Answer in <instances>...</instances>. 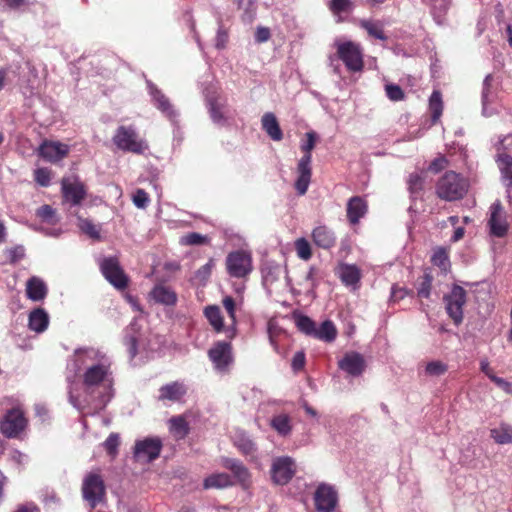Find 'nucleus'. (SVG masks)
I'll use <instances>...</instances> for the list:
<instances>
[{"instance_id": "nucleus-1", "label": "nucleus", "mask_w": 512, "mask_h": 512, "mask_svg": "<svg viewBox=\"0 0 512 512\" xmlns=\"http://www.w3.org/2000/svg\"><path fill=\"white\" fill-rule=\"evenodd\" d=\"M114 379L111 371V362L109 359L100 363L89 365L83 374V385L87 392L93 394L98 391V395L93 397L96 409L104 408L112 399Z\"/></svg>"}, {"instance_id": "nucleus-2", "label": "nucleus", "mask_w": 512, "mask_h": 512, "mask_svg": "<svg viewBox=\"0 0 512 512\" xmlns=\"http://www.w3.org/2000/svg\"><path fill=\"white\" fill-rule=\"evenodd\" d=\"M316 143V134L315 132H307L306 133V141L301 145V149L304 152V155L299 160L297 165V173L298 177L295 182V189L299 195H304L309 187L312 170H311V161L312 155L311 151L314 149Z\"/></svg>"}, {"instance_id": "nucleus-3", "label": "nucleus", "mask_w": 512, "mask_h": 512, "mask_svg": "<svg viewBox=\"0 0 512 512\" xmlns=\"http://www.w3.org/2000/svg\"><path fill=\"white\" fill-rule=\"evenodd\" d=\"M468 191V182L454 171L446 172L437 182L436 193L446 201L462 199Z\"/></svg>"}, {"instance_id": "nucleus-4", "label": "nucleus", "mask_w": 512, "mask_h": 512, "mask_svg": "<svg viewBox=\"0 0 512 512\" xmlns=\"http://www.w3.org/2000/svg\"><path fill=\"white\" fill-rule=\"evenodd\" d=\"M205 101L212 122L221 127L229 125L231 115L227 97L216 89H206Z\"/></svg>"}, {"instance_id": "nucleus-5", "label": "nucleus", "mask_w": 512, "mask_h": 512, "mask_svg": "<svg viewBox=\"0 0 512 512\" xmlns=\"http://www.w3.org/2000/svg\"><path fill=\"white\" fill-rule=\"evenodd\" d=\"M337 57L350 72H361L364 68L363 49L353 41H336Z\"/></svg>"}, {"instance_id": "nucleus-6", "label": "nucleus", "mask_w": 512, "mask_h": 512, "mask_svg": "<svg viewBox=\"0 0 512 512\" xmlns=\"http://www.w3.org/2000/svg\"><path fill=\"white\" fill-rule=\"evenodd\" d=\"M297 472L296 461L290 456H276L272 459L270 479L274 485H287Z\"/></svg>"}, {"instance_id": "nucleus-7", "label": "nucleus", "mask_w": 512, "mask_h": 512, "mask_svg": "<svg viewBox=\"0 0 512 512\" xmlns=\"http://www.w3.org/2000/svg\"><path fill=\"white\" fill-rule=\"evenodd\" d=\"M112 140L118 149L125 152L141 154L147 148L132 126H119Z\"/></svg>"}, {"instance_id": "nucleus-8", "label": "nucleus", "mask_w": 512, "mask_h": 512, "mask_svg": "<svg viewBox=\"0 0 512 512\" xmlns=\"http://www.w3.org/2000/svg\"><path fill=\"white\" fill-rule=\"evenodd\" d=\"M83 498L93 509L101 503L106 494L105 484L100 474L89 473L85 476L82 485Z\"/></svg>"}, {"instance_id": "nucleus-9", "label": "nucleus", "mask_w": 512, "mask_h": 512, "mask_svg": "<svg viewBox=\"0 0 512 512\" xmlns=\"http://www.w3.org/2000/svg\"><path fill=\"white\" fill-rule=\"evenodd\" d=\"M100 269L105 279L116 289L124 290L128 286V276L121 268L115 257L104 258L100 263Z\"/></svg>"}, {"instance_id": "nucleus-10", "label": "nucleus", "mask_w": 512, "mask_h": 512, "mask_svg": "<svg viewBox=\"0 0 512 512\" xmlns=\"http://www.w3.org/2000/svg\"><path fill=\"white\" fill-rule=\"evenodd\" d=\"M208 357L215 370L221 373L229 371L234 362L232 345L230 342L218 341L208 351Z\"/></svg>"}, {"instance_id": "nucleus-11", "label": "nucleus", "mask_w": 512, "mask_h": 512, "mask_svg": "<svg viewBox=\"0 0 512 512\" xmlns=\"http://www.w3.org/2000/svg\"><path fill=\"white\" fill-rule=\"evenodd\" d=\"M226 267L230 276L246 277L252 271L251 255L242 250L231 252L226 258Z\"/></svg>"}, {"instance_id": "nucleus-12", "label": "nucleus", "mask_w": 512, "mask_h": 512, "mask_svg": "<svg viewBox=\"0 0 512 512\" xmlns=\"http://www.w3.org/2000/svg\"><path fill=\"white\" fill-rule=\"evenodd\" d=\"M446 311L455 325L463 321V306L466 303V291L458 285H454L451 292L444 296Z\"/></svg>"}, {"instance_id": "nucleus-13", "label": "nucleus", "mask_w": 512, "mask_h": 512, "mask_svg": "<svg viewBox=\"0 0 512 512\" xmlns=\"http://www.w3.org/2000/svg\"><path fill=\"white\" fill-rule=\"evenodd\" d=\"M221 466L231 472L235 485H239L243 490H248L252 485V474L242 461L237 458L222 457Z\"/></svg>"}, {"instance_id": "nucleus-14", "label": "nucleus", "mask_w": 512, "mask_h": 512, "mask_svg": "<svg viewBox=\"0 0 512 512\" xmlns=\"http://www.w3.org/2000/svg\"><path fill=\"white\" fill-rule=\"evenodd\" d=\"M27 426L24 413L17 408L9 410L0 423V431L7 438H16Z\"/></svg>"}, {"instance_id": "nucleus-15", "label": "nucleus", "mask_w": 512, "mask_h": 512, "mask_svg": "<svg viewBox=\"0 0 512 512\" xmlns=\"http://www.w3.org/2000/svg\"><path fill=\"white\" fill-rule=\"evenodd\" d=\"M314 501L318 512H333L338 503V495L332 486L320 484L315 491Z\"/></svg>"}, {"instance_id": "nucleus-16", "label": "nucleus", "mask_w": 512, "mask_h": 512, "mask_svg": "<svg viewBox=\"0 0 512 512\" xmlns=\"http://www.w3.org/2000/svg\"><path fill=\"white\" fill-rule=\"evenodd\" d=\"M161 449L162 442L159 438H146L136 442L134 457L139 461L152 462L159 457Z\"/></svg>"}, {"instance_id": "nucleus-17", "label": "nucleus", "mask_w": 512, "mask_h": 512, "mask_svg": "<svg viewBox=\"0 0 512 512\" xmlns=\"http://www.w3.org/2000/svg\"><path fill=\"white\" fill-rule=\"evenodd\" d=\"M338 367L352 377L362 375L366 368L364 357L358 352H348L338 362Z\"/></svg>"}, {"instance_id": "nucleus-18", "label": "nucleus", "mask_w": 512, "mask_h": 512, "mask_svg": "<svg viewBox=\"0 0 512 512\" xmlns=\"http://www.w3.org/2000/svg\"><path fill=\"white\" fill-rule=\"evenodd\" d=\"M109 359L99 349L93 347L79 348L75 351L73 362L77 370H80L82 366H89L93 363H100L104 360Z\"/></svg>"}, {"instance_id": "nucleus-19", "label": "nucleus", "mask_w": 512, "mask_h": 512, "mask_svg": "<svg viewBox=\"0 0 512 512\" xmlns=\"http://www.w3.org/2000/svg\"><path fill=\"white\" fill-rule=\"evenodd\" d=\"M502 206L499 202L493 203L490 207V218L488 225L490 233L495 237H504L508 232V224L502 216Z\"/></svg>"}, {"instance_id": "nucleus-20", "label": "nucleus", "mask_w": 512, "mask_h": 512, "mask_svg": "<svg viewBox=\"0 0 512 512\" xmlns=\"http://www.w3.org/2000/svg\"><path fill=\"white\" fill-rule=\"evenodd\" d=\"M147 86L156 108L165 114L170 120H174L177 117V113L169 99L151 81H147Z\"/></svg>"}, {"instance_id": "nucleus-21", "label": "nucleus", "mask_w": 512, "mask_h": 512, "mask_svg": "<svg viewBox=\"0 0 512 512\" xmlns=\"http://www.w3.org/2000/svg\"><path fill=\"white\" fill-rule=\"evenodd\" d=\"M87 196L86 185L78 179H66V204L81 205Z\"/></svg>"}, {"instance_id": "nucleus-22", "label": "nucleus", "mask_w": 512, "mask_h": 512, "mask_svg": "<svg viewBox=\"0 0 512 512\" xmlns=\"http://www.w3.org/2000/svg\"><path fill=\"white\" fill-rule=\"evenodd\" d=\"M313 243L322 249H331L336 244V236L332 229L326 225L315 227L311 234Z\"/></svg>"}, {"instance_id": "nucleus-23", "label": "nucleus", "mask_w": 512, "mask_h": 512, "mask_svg": "<svg viewBox=\"0 0 512 512\" xmlns=\"http://www.w3.org/2000/svg\"><path fill=\"white\" fill-rule=\"evenodd\" d=\"M47 291L46 284L39 277L32 276L26 282V296L32 301H42L46 297Z\"/></svg>"}, {"instance_id": "nucleus-24", "label": "nucleus", "mask_w": 512, "mask_h": 512, "mask_svg": "<svg viewBox=\"0 0 512 512\" xmlns=\"http://www.w3.org/2000/svg\"><path fill=\"white\" fill-rule=\"evenodd\" d=\"M151 298L159 304L173 306L177 302V294L170 287L158 284L150 292Z\"/></svg>"}, {"instance_id": "nucleus-25", "label": "nucleus", "mask_w": 512, "mask_h": 512, "mask_svg": "<svg viewBox=\"0 0 512 512\" xmlns=\"http://www.w3.org/2000/svg\"><path fill=\"white\" fill-rule=\"evenodd\" d=\"M187 389L184 384L175 381L166 385H163L159 389L158 399L161 401L169 400V401H179L186 394Z\"/></svg>"}, {"instance_id": "nucleus-26", "label": "nucleus", "mask_w": 512, "mask_h": 512, "mask_svg": "<svg viewBox=\"0 0 512 512\" xmlns=\"http://www.w3.org/2000/svg\"><path fill=\"white\" fill-rule=\"evenodd\" d=\"M235 486L234 478L225 472L213 473L203 481L204 489H225Z\"/></svg>"}, {"instance_id": "nucleus-27", "label": "nucleus", "mask_w": 512, "mask_h": 512, "mask_svg": "<svg viewBox=\"0 0 512 512\" xmlns=\"http://www.w3.org/2000/svg\"><path fill=\"white\" fill-rule=\"evenodd\" d=\"M367 211L365 201L359 197H352L347 204V217L351 224H357Z\"/></svg>"}, {"instance_id": "nucleus-28", "label": "nucleus", "mask_w": 512, "mask_h": 512, "mask_svg": "<svg viewBox=\"0 0 512 512\" xmlns=\"http://www.w3.org/2000/svg\"><path fill=\"white\" fill-rule=\"evenodd\" d=\"M262 128L268 134V136L274 141H280L283 138L282 130L279 126L276 116L267 112L262 116L261 119Z\"/></svg>"}, {"instance_id": "nucleus-29", "label": "nucleus", "mask_w": 512, "mask_h": 512, "mask_svg": "<svg viewBox=\"0 0 512 512\" xmlns=\"http://www.w3.org/2000/svg\"><path fill=\"white\" fill-rule=\"evenodd\" d=\"M39 155L46 161L55 163L60 161L64 156V150L61 148L60 143L45 141L39 147Z\"/></svg>"}, {"instance_id": "nucleus-30", "label": "nucleus", "mask_w": 512, "mask_h": 512, "mask_svg": "<svg viewBox=\"0 0 512 512\" xmlns=\"http://www.w3.org/2000/svg\"><path fill=\"white\" fill-rule=\"evenodd\" d=\"M49 323L48 314L42 308H36L29 315V328L35 332H43Z\"/></svg>"}, {"instance_id": "nucleus-31", "label": "nucleus", "mask_w": 512, "mask_h": 512, "mask_svg": "<svg viewBox=\"0 0 512 512\" xmlns=\"http://www.w3.org/2000/svg\"><path fill=\"white\" fill-rule=\"evenodd\" d=\"M234 445L244 456H253L257 451L255 442L244 432L236 433Z\"/></svg>"}, {"instance_id": "nucleus-32", "label": "nucleus", "mask_w": 512, "mask_h": 512, "mask_svg": "<svg viewBox=\"0 0 512 512\" xmlns=\"http://www.w3.org/2000/svg\"><path fill=\"white\" fill-rule=\"evenodd\" d=\"M271 427L283 437L288 436L292 431L291 419L287 414H278L272 417Z\"/></svg>"}, {"instance_id": "nucleus-33", "label": "nucleus", "mask_w": 512, "mask_h": 512, "mask_svg": "<svg viewBox=\"0 0 512 512\" xmlns=\"http://www.w3.org/2000/svg\"><path fill=\"white\" fill-rule=\"evenodd\" d=\"M490 436L497 444L512 443V426L502 423L490 430Z\"/></svg>"}, {"instance_id": "nucleus-34", "label": "nucleus", "mask_w": 512, "mask_h": 512, "mask_svg": "<svg viewBox=\"0 0 512 512\" xmlns=\"http://www.w3.org/2000/svg\"><path fill=\"white\" fill-rule=\"evenodd\" d=\"M339 276L341 281L347 286H353L360 281V271L355 265H342Z\"/></svg>"}, {"instance_id": "nucleus-35", "label": "nucleus", "mask_w": 512, "mask_h": 512, "mask_svg": "<svg viewBox=\"0 0 512 512\" xmlns=\"http://www.w3.org/2000/svg\"><path fill=\"white\" fill-rule=\"evenodd\" d=\"M361 28H363L370 37L375 39H379L382 41L387 40V36L383 31V25L380 21H372L367 19H362L359 22Z\"/></svg>"}, {"instance_id": "nucleus-36", "label": "nucleus", "mask_w": 512, "mask_h": 512, "mask_svg": "<svg viewBox=\"0 0 512 512\" xmlns=\"http://www.w3.org/2000/svg\"><path fill=\"white\" fill-rule=\"evenodd\" d=\"M337 336V330L334 323L330 320L322 322L319 328L316 327L313 337L325 342H332Z\"/></svg>"}, {"instance_id": "nucleus-37", "label": "nucleus", "mask_w": 512, "mask_h": 512, "mask_svg": "<svg viewBox=\"0 0 512 512\" xmlns=\"http://www.w3.org/2000/svg\"><path fill=\"white\" fill-rule=\"evenodd\" d=\"M283 274H285L288 280L287 271L279 265H266L262 269V277L265 285H273Z\"/></svg>"}, {"instance_id": "nucleus-38", "label": "nucleus", "mask_w": 512, "mask_h": 512, "mask_svg": "<svg viewBox=\"0 0 512 512\" xmlns=\"http://www.w3.org/2000/svg\"><path fill=\"white\" fill-rule=\"evenodd\" d=\"M499 168L507 187L512 185V156L506 153L498 156Z\"/></svg>"}, {"instance_id": "nucleus-39", "label": "nucleus", "mask_w": 512, "mask_h": 512, "mask_svg": "<svg viewBox=\"0 0 512 512\" xmlns=\"http://www.w3.org/2000/svg\"><path fill=\"white\" fill-rule=\"evenodd\" d=\"M204 314L215 331L221 332L223 330V318L218 306L212 305L206 307Z\"/></svg>"}, {"instance_id": "nucleus-40", "label": "nucleus", "mask_w": 512, "mask_h": 512, "mask_svg": "<svg viewBox=\"0 0 512 512\" xmlns=\"http://www.w3.org/2000/svg\"><path fill=\"white\" fill-rule=\"evenodd\" d=\"M493 81V76L491 74L486 75L483 81L481 100L483 106V114L487 115V106L492 103L495 98V94L492 90L491 83Z\"/></svg>"}, {"instance_id": "nucleus-41", "label": "nucleus", "mask_w": 512, "mask_h": 512, "mask_svg": "<svg viewBox=\"0 0 512 512\" xmlns=\"http://www.w3.org/2000/svg\"><path fill=\"white\" fill-rule=\"evenodd\" d=\"M432 123L435 124L441 117L443 111L442 95L439 91H433L429 99Z\"/></svg>"}, {"instance_id": "nucleus-42", "label": "nucleus", "mask_w": 512, "mask_h": 512, "mask_svg": "<svg viewBox=\"0 0 512 512\" xmlns=\"http://www.w3.org/2000/svg\"><path fill=\"white\" fill-rule=\"evenodd\" d=\"M328 8L333 15L340 17L342 13H347L352 10L353 3L351 0H330ZM340 21L341 19L338 18L337 22Z\"/></svg>"}, {"instance_id": "nucleus-43", "label": "nucleus", "mask_w": 512, "mask_h": 512, "mask_svg": "<svg viewBox=\"0 0 512 512\" xmlns=\"http://www.w3.org/2000/svg\"><path fill=\"white\" fill-rule=\"evenodd\" d=\"M296 326L299 331L308 336H313L316 330L315 322L305 315H299L296 317Z\"/></svg>"}, {"instance_id": "nucleus-44", "label": "nucleus", "mask_w": 512, "mask_h": 512, "mask_svg": "<svg viewBox=\"0 0 512 512\" xmlns=\"http://www.w3.org/2000/svg\"><path fill=\"white\" fill-rule=\"evenodd\" d=\"M77 220V226L83 233H85L92 239H100L99 229L95 224L92 223V221L88 219H83L81 217H78Z\"/></svg>"}, {"instance_id": "nucleus-45", "label": "nucleus", "mask_w": 512, "mask_h": 512, "mask_svg": "<svg viewBox=\"0 0 512 512\" xmlns=\"http://www.w3.org/2000/svg\"><path fill=\"white\" fill-rule=\"evenodd\" d=\"M169 423L171 431L176 433L180 438L188 434V424L182 416L172 417Z\"/></svg>"}, {"instance_id": "nucleus-46", "label": "nucleus", "mask_w": 512, "mask_h": 512, "mask_svg": "<svg viewBox=\"0 0 512 512\" xmlns=\"http://www.w3.org/2000/svg\"><path fill=\"white\" fill-rule=\"evenodd\" d=\"M322 279V271L315 266H311L305 276V281L308 283L311 292H314Z\"/></svg>"}, {"instance_id": "nucleus-47", "label": "nucleus", "mask_w": 512, "mask_h": 512, "mask_svg": "<svg viewBox=\"0 0 512 512\" xmlns=\"http://www.w3.org/2000/svg\"><path fill=\"white\" fill-rule=\"evenodd\" d=\"M433 277L430 273H424L417 287V296L419 298H429L431 294Z\"/></svg>"}, {"instance_id": "nucleus-48", "label": "nucleus", "mask_w": 512, "mask_h": 512, "mask_svg": "<svg viewBox=\"0 0 512 512\" xmlns=\"http://www.w3.org/2000/svg\"><path fill=\"white\" fill-rule=\"evenodd\" d=\"M36 215L42 222L55 224L57 221L56 211L50 205H43L36 211Z\"/></svg>"}, {"instance_id": "nucleus-49", "label": "nucleus", "mask_w": 512, "mask_h": 512, "mask_svg": "<svg viewBox=\"0 0 512 512\" xmlns=\"http://www.w3.org/2000/svg\"><path fill=\"white\" fill-rule=\"evenodd\" d=\"M135 323H131L129 329L126 332L124 338V344L127 347L128 353L131 358H134L137 355V338L134 334H130V331L134 332Z\"/></svg>"}, {"instance_id": "nucleus-50", "label": "nucleus", "mask_w": 512, "mask_h": 512, "mask_svg": "<svg viewBox=\"0 0 512 512\" xmlns=\"http://www.w3.org/2000/svg\"><path fill=\"white\" fill-rule=\"evenodd\" d=\"M296 252L299 258L309 260L312 256L311 246L305 238H299L295 242Z\"/></svg>"}, {"instance_id": "nucleus-51", "label": "nucleus", "mask_w": 512, "mask_h": 512, "mask_svg": "<svg viewBox=\"0 0 512 512\" xmlns=\"http://www.w3.org/2000/svg\"><path fill=\"white\" fill-rule=\"evenodd\" d=\"M120 444V437L117 433H111L103 443L107 453L114 458L118 454V447Z\"/></svg>"}, {"instance_id": "nucleus-52", "label": "nucleus", "mask_w": 512, "mask_h": 512, "mask_svg": "<svg viewBox=\"0 0 512 512\" xmlns=\"http://www.w3.org/2000/svg\"><path fill=\"white\" fill-rule=\"evenodd\" d=\"M448 370L447 364L442 361H431L427 363L425 372L430 376H441Z\"/></svg>"}, {"instance_id": "nucleus-53", "label": "nucleus", "mask_w": 512, "mask_h": 512, "mask_svg": "<svg viewBox=\"0 0 512 512\" xmlns=\"http://www.w3.org/2000/svg\"><path fill=\"white\" fill-rule=\"evenodd\" d=\"M5 254L11 264H15L25 257V248L22 245H17L6 249Z\"/></svg>"}, {"instance_id": "nucleus-54", "label": "nucleus", "mask_w": 512, "mask_h": 512, "mask_svg": "<svg viewBox=\"0 0 512 512\" xmlns=\"http://www.w3.org/2000/svg\"><path fill=\"white\" fill-rule=\"evenodd\" d=\"M206 241H207L206 236H204L200 233H197V232H191V233L184 235L181 238L180 243L183 245L193 246V245L204 244Z\"/></svg>"}, {"instance_id": "nucleus-55", "label": "nucleus", "mask_w": 512, "mask_h": 512, "mask_svg": "<svg viewBox=\"0 0 512 512\" xmlns=\"http://www.w3.org/2000/svg\"><path fill=\"white\" fill-rule=\"evenodd\" d=\"M51 176V171L47 168H38L34 171V180L42 187L50 185Z\"/></svg>"}, {"instance_id": "nucleus-56", "label": "nucleus", "mask_w": 512, "mask_h": 512, "mask_svg": "<svg viewBox=\"0 0 512 512\" xmlns=\"http://www.w3.org/2000/svg\"><path fill=\"white\" fill-rule=\"evenodd\" d=\"M424 178L417 173H412L408 179V189L411 194H417L423 189Z\"/></svg>"}, {"instance_id": "nucleus-57", "label": "nucleus", "mask_w": 512, "mask_h": 512, "mask_svg": "<svg viewBox=\"0 0 512 512\" xmlns=\"http://www.w3.org/2000/svg\"><path fill=\"white\" fill-rule=\"evenodd\" d=\"M133 204L140 209H145L149 204V196L143 189H137L133 194Z\"/></svg>"}, {"instance_id": "nucleus-58", "label": "nucleus", "mask_w": 512, "mask_h": 512, "mask_svg": "<svg viewBox=\"0 0 512 512\" xmlns=\"http://www.w3.org/2000/svg\"><path fill=\"white\" fill-rule=\"evenodd\" d=\"M387 97L392 101L404 99V92L399 85L388 84L385 87Z\"/></svg>"}, {"instance_id": "nucleus-59", "label": "nucleus", "mask_w": 512, "mask_h": 512, "mask_svg": "<svg viewBox=\"0 0 512 512\" xmlns=\"http://www.w3.org/2000/svg\"><path fill=\"white\" fill-rule=\"evenodd\" d=\"M432 262L434 265L445 269L448 264V256L443 249L437 250L432 256Z\"/></svg>"}, {"instance_id": "nucleus-60", "label": "nucleus", "mask_w": 512, "mask_h": 512, "mask_svg": "<svg viewBox=\"0 0 512 512\" xmlns=\"http://www.w3.org/2000/svg\"><path fill=\"white\" fill-rule=\"evenodd\" d=\"M228 42V33L224 29L222 25L219 26L217 30V35L215 39V47L217 49H224L226 47V44Z\"/></svg>"}, {"instance_id": "nucleus-61", "label": "nucleus", "mask_w": 512, "mask_h": 512, "mask_svg": "<svg viewBox=\"0 0 512 512\" xmlns=\"http://www.w3.org/2000/svg\"><path fill=\"white\" fill-rule=\"evenodd\" d=\"M490 380L492 382H494L505 393L512 395V383L511 382L507 381L504 378L498 377L496 375L490 376Z\"/></svg>"}, {"instance_id": "nucleus-62", "label": "nucleus", "mask_w": 512, "mask_h": 512, "mask_svg": "<svg viewBox=\"0 0 512 512\" xmlns=\"http://www.w3.org/2000/svg\"><path fill=\"white\" fill-rule=\"evenodd\" d=\"M304 365H305V353L303 351L296 352L292 358V363H291L292 369L294 371H300L301 369H303Z\"/></svg>"}, {"instance_id": "nucleus-63", "label": "nucleus", "mask_w": 512, "mask_h": 512, "mask_svg": "<svg viewBox=\"0 0 512 512\" xmlns=\"http://www.w3.org/2000/svg\"><path fill=\"white\" fill-rule=\"evenodd\" d=\"M223 306L226 309L230 319L232 322H235L236 315H235V301L231 296H226L223 299Z\"/></svg>"}, {"instance_id": "nucleus-64", "label": "nucleus", "mask_w": 512, "mask_h": 512, "mask_svg": "<svg viewBox=\"0 0 512 512\" xmlns=\"http://www.w3.org/2000/svg\"><path fill=\"white\" fill-rule=\"evenodd\" d=\"M408 293L409 292L406 288L393 286L391 289L390 300L392 302L400 301L403 298H405L408 295Z\"/></svg>"}]
</instances>
